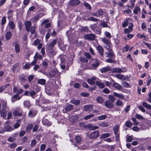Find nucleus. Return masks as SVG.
I'll return each instance as SVG.
<instances>
[{
    "instance_id": "f03ea898",
    "label": "nucleus",
    "mask_w": 151,
    "mask_h": 151,
    "mask_svg": "<svg viewBox=\"0 0 151 151\" xmlns=\"http://www.w3.org/2000/svg\"><path fill=\"white\" fill-rule=\"evenodd\" d=\"M101 39L103 43H104V47L106 49H108L111 48H112V45L110 40L106 39L105 37L101 38Z\"/></svg>"
},
{
    "instance_id": "9d476101",
    "label": "nucleus",
    "mask_w": 151,
    "mask_h": 151,
    "mask_svg": "<svg viewBox=\"0 0 151 151\" xmlns=\"http://www.w3.org/2000/svg\"><path fill=\"white\" fill-rule=\"evenodd\" d=\"M111 67L109 66H107L101 68L100 69V70L101 73H106L107 72L109 71H111Z\"/></svg>"
},
{
    "instance_id": "603ef678",
    "label": "nucleus",
    "mask_w": 151,
    "mask_h": 151,
    "mask_svg": "<svg viewBox=\"0 0 151 151\" xmlns=\"http://www.w3.org/2000/svg\"><path fill=\"white\" fill-rule=\"evenodd\" d=\"M96 101L98 103H101L103 102L104 100L102 97L99 96L96 99Z\"/></svg>"
},
{
    "instance_id": "c03bdc74",
    "label": "nucleus",
    "mask_w": 151,
    "mask_h": 151,
    "mask_svg": "<svg viewBox=\"0 0 151 151\" xmlns=\"http://www.w3.org/2000/svg\"><path fill=\"white\" fill-rule=\"evenodd\" d=\"M110 134L109 133H104L102 134L100 136V138L103 139L109 137Z\"/></svg>"
},
{
    "instance_id": "72a5a7b5",
    "label": "nucleus",
    "mask_w": 151,
    "mask_h": 151,
    "mask_svg": "<svg viewBox=\"0 0 151 151\" xmlns=\"http://www.w3.org/2000/svg\"><path fill=\"white\" fill-rule=\"evenodd\" d=\"M73 108V106L71 104H68L65 108V109L66 111H68L71 110Z\"/></svg>"
},
{
    "instance_id": "7c9ffc66",
    "label": "nucleus",
    "mask_w": 151,
    "mask_h": 151,
    "mask_svg": "<svg viewBox=\"0 0 151 151\" xmlns=\"http://www.w3.org/2000/svg\"><path fill=\"white\" fill-rule=\"evenodd\" d=\"M140 9L139 6H136L134 9L133 13L135 14H137L139 12H140Z\"/></svg>"
},
{
    "instance_id": "473e14b6",
    "label": "nucleus",
    "mask_w": 151,
    "mask_h": 151,
    "mask_svg": "<svg viewBox=\"0 0 151 151\" xmlns=\"http://www.w3.org/2000/svg\"><path fill=\"white\" fill-rule=\"evenodd\" d=\"M119 126L118 125H116L113 127V130L114 132V134L119 133Z\"/></svg>"
},
{
    "instance_id": "3c124183",
    "label": "nucleus",
    "mask_w": 151,
    "mask_h": 151,
    "mask_svg": "<svg viewBox=\"0 0 151 151\" xmlns=\"http://www.w3.org/2000/svg\"><path fill=\"white\" fill-rule=\"evenodd\" d=\"M84 5L85 6L87 9L89 10L91 9V6L88 3L86 2H85L84 3Z\"/></svg>"
},
{
    "instance_id": "bf43d9fd",
    "label": "nucleus",
    "mask_w": 151,
    "mask_h": 151,
    "mask_svg": "<svg viewBox=\"0 0 151 151\" xmlns=\"http://www.w3.org/2000/svg\"><path fill=\"white\" fill-rule=\"evenodd\" d=\"M16 139V137L15 136H14L12 137H9L8 139V141L11 142H12L14 141Z\"/></svg>"
},
{
    "instance_id": "ea45409f",
    "label": "nucleus",
    "mask_w": 151,
    "mask_h": 151,
    "mask_svg": "<svg viewBox=\"0 0 151 151\" xmlns=\"http://www.w3.org/2000/svg\"><path fill=\"white\" fill-rule=\"evenodd\" d=\"M8 25L9 27L12 29H13L15 28V24L13 22L11 21L9 23Z\"/></svg>"
},
{
    "instance_id": "4c0bfd02",
    "label": "nucleus",
    "mask_w": 151,
    "mask_h": 151,
    "mask_svg": "<svg viewBox=\"0 0 151 151\" xmlns=\"http://www.w3.org/2000/svg\"><path fill=\"white\" fill-rule=\"evenodd\" d=\"M46 82V80L44 79H39L37 83L42 85H44Z\"/></svg>"
},
{
    "instance_id": "a878e982",
    "label": "nucleus",
    "mask_w": 151,
    "mask_h": 151,
    "mask_svg": "<svg viewBox=\"0 0 151 151\" xmlns=\"http://www.w3.org/2000/svg\"><path fill=\"white\" fill-rule=\"evenodd\" d=\"M115 58H111L106 59L105 61L108 63H116V61L114 60Z\"/></svg>"
},
{
    "instance_id": "c756f323",
    "label": "nucleus",
    "mask_w": 151,
    "mask_h": 151,
    "mask_svg": "<svg viewBox=\"0 0 151 151\" xmlns=\"http://www.w3.org/2000/svg\"><path fill=\"white\" fill-rule=\"evenodd\" d=\"M96 84L100 88H102L104 87V84L101 82L97 81L96 82Z\"/></svg>"
},
{
    "instance_id": "cd10ccee",
    "label": "nucleus",
    "mask_w": 151,
    "mask_h": 151,
    "mask_svg": "<svg viewBox=\"0 0 151 151\" xmlns=\"http://www.w3.org/2000/svg\"><path fill=\"white\" fill-rule=\"evenodd\" d=\"M96 79V78L94 77H93L91 79H88L87 80L88 82L90 84H94L95 83V81Z\"/></svg>"
},
{
    "instance_id": "de8ad7c7",
    "label": "nucleus",
    "mask_w": 151,
    "mask_h": 151,
    "mask_svg": "<svg viewBox=\"0 0 151 151\" xmlns=\"http://www.w3.org/2000/svg\"><path fill=\"white\" fill-rule=\"evenodd\" d=\"M107 118V116L105 115H103L98 117V119L99 120H101Z\"/></svg>"
},
{
    "instance_id": "4be33fe9",
    "label": "nucleus",
    "mask_w": 151,
    "mask_h": 151,
    "mask_svg": "<svg viewBox=\"0 0 151 151\" xmlns=\"http://www.w3.org/2000/svg\"><path fill=\"white\" fill-rule=\"evenodd\" d=\"M92 105H89L85 106L84 109L85 111H90L92 110Z\"/></svg>"
},
{
    "instance_id": "49530a36",
    "label": "nucleus",
    "mask_w": 151,
    "mask_h": 151,
    "mask_svg": "<svg viewBox=\"0 0 151 151\" xmlns=\"http://www.w3.org/2000/svg\"><path fill=\"white\" fill-rule=\"evenodd\" d=\"M108 98L109 101L111 102H113L115 100V99L114 97L111 95H109Z\"/></svg>"
},
{
    "instance_id": "5701e85b",
    "label": "nucleus",
    "mask_w": 151,
    "mask_h": 151,
    "mask_svg": "<svg viewBox=\"0 0 151 151\" xmlns=\"http://www.w3.org/2000/svg\"><path fill=\"white\" fill-rule=\"evenodd\" d=\"M15 52L16 53H19L20 52L19 44L18 43H15L14 44Z\"/></svg>"
},
{
    "instance_id": "58836bf2",
    "label": "nucleus",
    "mask_w": 151,
    "mask_h": 151,
    "mask_svg": "<svg viewBox=\"0 0 151 151\" xmlns=\"http://www.w3.org/2000/svg\"><path fill=\"white\" fill-rule=\"evenodd\" d=\"M142 105L146 108L151 110V105H150L148 104L146 102H143Z\"/></svg>"
},
{
    "instance_id": "c9c22d12",
    "label": "nucleus",
    "mask_w": 151,
    "mask_h": 151,
    "mask_svg": "<svg viewBox=\"0 0 151 151\" xmlns=\"http://www.w3.org/2000/svg\"><path fill=\"white\" fill-rule=\"evenodd\" d=\"M71 103L74 104L76 105H79L80 102L79 100H72L70 101Z\"/></svg>"
},
{
    "instance_id": "a18cd8bd",
    "label": "nucleus",
    "mask_w": 151,
    "mask_h": 151,
    "mask_svg": "<svg viewBox=\"0 0 151 151\" xmlns=\"http://www.w3.org/2000/svg\"><path fill=\"white\" fill-rule=\"evenodd\" d=\"M125 126L128 127H130L132 125V123L129 121H127L125 123Z\"/></svg>"
},
{
    "instance_id": "f704fd0d",
    "label": "nucleus",
    "mask_w": 151,
    "mask_h": 151,
    "mask_svg": "<svg viewBox=\"0 0 151 151\" xmlns=\"http://www.w3.org/2000/svg\"><path fill=\"white\" fill-rule=\"evenodd\" d=\"M38 91H39L36 92H35L34 91H31L29 93L30 96H31L32 98H34L35 97V95L37 93Z\"/></svg>"
},
{
    "instance_id": "423d86ee",
    "label": "nucleus",
    "mask_w": 151,
    "mask_h": 151,
    "mask_svg": "<svg viewBox=\"0 0 151 151\" xmlns=\"http://www.w3.org/2000/svg\"><path fill=\"white\" fill-rule=\"evenodd\" d=\"M47 50L48 54L50 57H53L55 54V52H54L52 48L51 47H47Z\"/></svg>"
},
{
    "instance_id": "8fccbe9b",
    "label": "nucleus",
    "mask_w": 151,
    "mask_h": 151,
    "mask_svg": "<svg viewBox=\"0 0 151 151\" xmlns=\"http://www.w3.org/2000/svg\"><path fill=\"white\" fill-rule=\"evenodd\" d=\"M88 21H94L95 22H97L99 21V19L94 18L93 17H91L88 19Z\"/></svg>"
},
{
    "instance_id": "338daca9",
    "label": "nucleus",
    "mask_w": 151,
    "mask_h": 151,
    "mask_svg": "<svg viewBox=\"0 0 151 151\" xmlns=\"http://www.w3.org/2000/svg\"><path fill=\"white\" fill-rule=\"evenodd\" d=\"M19 78L21 81H25V76L23 74L19 76Z\"/></svg>"
},
{
    "instance_id": "6ab92c4d",
    "label": "nucleus",
    "mask_w": 151,
    "mask_h": 151,
    "mask_svg": "<svg viewBox=\"0 0 151 151\" xmlns=\"http://www.w3.org/2000/svg\"><path fill=\"white\" fill-rule=\"evenodd\" d=\"M112 103L109 101H106L105 102V105L106 107L108 108H111L113 106Z\"/></svg>"
},
{
    "instance_id": "aec40b11",
    "label": "nucleus",
    "mask_w": 151,
    "mask_h": 151,
    "mask_svg": "<svg viewBox=\"0 0 151 151\" xmlns=\"http://www.w3.org/2000/svg\"><path fill=\"white\" fill-rule=\"evenodd\" d=\"M57 42L56 39H54L51 41H50V43L47 45V47H50L53 48V46Z\"/></svg>"
},
{
    "instance_id": "393cba45",
    "label": "nucleus",
    "mask_w": 151,
    "mask_h": 151,
    "mask_svg": "<svg viewBox=\"0 0 151 151\" xmlns=\"http://www.w3.org/2000/svg\"><path fill=\"white\" fill-rule=\"evenodd\" d=\"M33 125L32 124H28L26 128V130L27 132L29 133L31 130L32 128L33 127Z\"/></svg>"
},
{
    "instance_id": "a19ab883",
    "label": "nucleus",
    "mask_w": 151,
    "mask_h": 151,
    "mask_svg": "<svg viewBox=\"0 0 151 151\" xmlns=\"http://www.w3.org/2000/svg\"><path fill=\"white\" fill-rule=\"evenodd\" d=\"M23 104L25 107L28 108L30 106V102L29 101H24Z\"/></svg>"
},
{
    "instance_id": "13d9d810",
    "label": "nucleus",
    "mask_w": 151,
    "mask_h": 151,
    "mask_svg": "<svg viewBox=\"0 0 151 151\" xmlns=\"http://www.w3.org/2000/svg\"><path fill=\"white\" fill-rule=\"evenodd\" d=\"M104 35L106 37H107L109 39H110L111 37V36L110 33L108 32H104Z\"/></svg>"
},
{
    "instance_id": "0eeeda50",
    "label": "nucleus",
    "mask_w": 151,
    "mask_h": 151,
    "mask_svg": "<svg viewBox=\"0 0 151 151\" xmlns=\"http://www.w3.org/2000/svg\"><path fill=\"white\" fill-rule=\"evenodd\" d=\"M100 64L99 61L96 59L93 60V63L91 65L93 69H95L97 68Z\"/></svg>"
},
{
    "instance_id": "4468645a",
    "label": "nucleus",
    "mask_w": 151,
    "mask_h": 151,
    "mask_svg": "<svg viewBox=\"0 0 151 151\" xmlns=\"http://www.w3.org/2000/svg\"><path fill=\"white\" fill-rule=\"evenodd\" d=\"M37 113V112L34 110H31L29 111L28 114V116L30 117H34Z\"/></svg>"
},
{
    "instance_id": "2eb2a0df",
    "label": "nucleus",
    "mask_w": 151,
    "mask_h": 151,
    "mask_svg": "<svg viewBox=\"0 0 151 151\" xmlns=\"http://www.w3.org/2000/svg\"><path fill=\"white\" fill-rule=\"evenodd\" d=\"M24 24L26 30L29 32L30 30V27L32 25L31 22L29 21H26L24 22Z\"/></svg>"
},
{
    "instance_id": "69168bd1",
    "label": "nucleus",
    "mask_w": 151,
    "mask_h": 151,
    "mask_svg": "<svg viewBox=\"0 0 151 151\" xmlns=\"http://www.w3.org/2000/svg\"><path fill=\"white\" fill-rule=\"evenodd\" d=\"M100 125L102 127H106L108 126V124L107 122H103Z\"/></svg>"
},
{
    "instance_id": "5fc2aeb1",
    "label": "nucleus",
    "mask_w": 151,
    "mask_h": 151,
    "mask_svg": "<svg viewBox=\"0 0 151 151\" xmlns=\"http://www.w3.org/2000/svg\"><path fill=\"white\" fill-rule=\"evenodd\" d=\"M79 60L83 63L86 62L88 61V59L84 57H80Z\"/></svg>"
},
{
    "instance_id": "c85d7f7f",
    "label": "nucleus",
    "mask_w": 151,
    "mask_h": 151,
    "mask_svg": "<svg viewBox=\"0 0 151 151\" xmlns=\"http://www.w3.org/2000/svg\"><path fill=\"white\" fill-rule=\"evenodd\" d=\"M12 37V33L9 31L7 32L6 34L5 37L6 40H10Z\"/></svg>"
},
{
    "instance_id": "774afa93",
    "label": "nucleus",
    "mask_w": 151,
    "mask_h": 151,
    "mask_svg": "<svg viewBox=\"0 0 151 151\" xmlns=\"http://www.w3.org/2000/svg\"><path fill=\"white\" fill-rule=\"evenodd\" d=\"M35 26H32L30 29V32L32 34H34L35 33Z\"/></svg>"
},
{
    "instance_id": "f257e3e1",
    "label": "nucleus",
    "mask_w": 151,
    "mask_h": 151,
    "mask_svg": "<svg viewBox=\"0 0 151 151\" xmlns=\"http://www.w3.org/2000/svg\"><path fill=\"white\" fill-rule=\"evenodd\" d=\"M8 108L6 106V101H4L3 104V106L1 110V116L3 117L4 119H5L6 117L7 110L6 109Z\"/></svg>"
},
{
    "instance_id": "ddd939ff",
    "label": "nucleus",
    "mask_w": 151,
    "mask_h": 151,
    "mask_svg": "<svg viewBox=\"0 0 151 151\" xmlns=\"http://www.w3.org/2000/svg\"><path fill=\"white\" fill-rule=\"evenodd\" d=\"M96 49L99 53L100 56L103 57L104 55V50L102 47L100 45H99L96 47Z\"/></svg>"
},
{
    "instance_id": "1a4fd4ad",
    "label": "nucleus",
    "mask_w": 151,
    "mask_h": 151,
    "mask_svg": "<svg viewBox=\"0 0 151 151\" xmlns=\"http://www.w3.org/2000/svg\"><path fill=\"white\" fill-rule=\"evenodd\" d=\"M111 72L112 73H118L124 72L122 69L118 68H115L112 69H111Z\"/></svg>"
},
{
    "instance_id": "6e6552de",
    "label": "nucleus",
    "mask_w": 151,
    "mask_h": 151,
    "mask_svg": "<svg viewBox=\"0 0 151 151\" xmlns=\"http://www.w3.org/2000/svg\"><path fill=\"white\" fill-rule=\"evenodd\" d=\"M42 122L43 124L49 127L52 124L51 122L49 121L47 119L44 117L42 120Z\"/></svg>"
},
{
    "instance_id": "dca6fc26",
    "label": "nucleus",
    "mask_w": 151,
    "mask_h": 151,
    "mask_svg": "<svg viewBox=\"0 0 151 151\" xmlns=\"http://www.w3.org/2000/svg\"><path fill=\"white\" fill-rule=\"evenodd\" d=\"M14 130L13 128L9 125H7L4 127L3 130L5 132H11Z\"/></svg>"
},
{
    "instance_id": "412c9836",
    "label": "nucleus",
    "mask_w": 151,
    "mask_h": 151,
    "mask_svg": "<svg viewBox=\"0 0 151 151\" xmlns=\"http://www.w3.org/2000/svg\"><path fill=\"white\" fill-rule=\"evenodd\" d=\"M113 86L116 89L121 90L122 89V87L118 83H114L113 84Z\"/></svg>"
},
{
    "instance_id": "bb28decb",
    "label": "nucleus",
    "mask_w": 151,
    "mask_h": 151,
    "mask_svg": "<svg viewBox=\"0 0 151 151\" xmlns=\"http://www.w3.org/2000/svg\"><path fill=\"white\" fill-rule=\"evenodd\" d=\"M113 95L115 96L121 98L122 99H124V95L122 93H118L115 92H114L113 93Z\"/></svg>"
},
{
    "instance_id": "09e8293b",
    "label": "nucleus",
    "mask_w": 151,
    "mask_h": 151,
    "mask_svg": "<svg viewBox=\"0 0 151 151\" xmlns=\"http://www.w3.org/2000/svg\"><path fill=\"white\" fill-rule=\"evenodd\" d=\"M76 142L77 143H79L81 140V137L79 136H77L75 138Z\"/></svg>"
},
{
    "instance_id": "2f4dec72",
    "label": "nucleus",
    "mask_w": 151,
    "mask_h": 151,
    "mask_svg": "<svg viewBox=\"0 0 151 151\" xmlns=\"http://www.w3.org/2000/svg\"><path fill=\"white\" fill-rule=\"evenodd\" d=\"M19 96V94L17 93L12 96L11 98V101L12 103L17 100V98Z\"/></svg>"
},
{
    "instance_id": "7ed1b4c3",
    "label": "nucleus",
    "mask_w": 151,
    "mask_h": 151,
    "mask_svg": "<svg viewBox=\"0 0 151 151\" xmlns=\"http://www.w3.org/2000/svg\"><path fill=\"white\" fill-rule=\"evenodd\" d=\"M60 74V73L56 69H52L49 72V76L51 78L56 77L57 76H59Z\"/></svg>"
},
{
    "instance_id": "a211bd4d",
    "label": "nucleus",
    "mask_w": 151,
    "mask_h": 151,
    "mask_svg": "<svg viewBox=\"0 0 151 151\" xmlns=\"http://www.w3.org/2000/svg\"><path fill=\"white\" fill-rule=\"evenodd\" d=\"M70 4L72 6H76L80 3V1L79 0H70Z\"/></svg>"
},
{
    "instance_id": "6e6d98bb",
    "label": "nucleus",
    "mask_w": 151,
    "mask_h": 151,
    "mask_svg": "<svg viewBox=\"0 0 151 151\" xmlns=\"http://www.w3.org/2000/svg\"><path fill=\"white\" fill-rule=\"evenodd\" d=\"M34 58L36 59V60L39 59L40 60H41L42 59V56L40 54H38L37 53H36L35 55V56H34Z\"/></svg>"
},
{
    "instance_id": "f3484780",
    "label": "nucleus",
    "mask_w": 151,
    "mask_h": 151,
    "mask_svg": "<svg viewBox=\"0 0 151 151\" xmlns=\"http://www.w3.org/2000/svg\"><path fill=\"white\" fill-rule=\"evenodd\" d=\"M99 135V132L98 131H95L91 134L90 137L91 138H95L98 137Z\"/></svg>"
},
{
    "instance_id": "b1692460",
    "label": "nucleus",
    "mask_w": 151,
    "mask_h": 151,
    "mask_svg": "<svg viewBox=\"0 0 151 151\" xmlns=\"http://www.w3.org/2000/svg\"><path fill=\"white\" fill-rule=\"evenodd\" d=\"M131 20V19L130 18H129L128 19H126L124 21L122 22V27H126L127 25L129 23V20Z\"/></svg>"
},
{
    "instance_id": "680f3d73",
    "label": "nucleus",
    "mask_w": 151,
    "mask_h": 151,
    "mask_svg": "<svg viewBox=\"0 0 151 151\" xmlns=\"http://www.w3.org/2000/svg\"><path fill=\"white\" fill-rule=\"evenodd\" d=\"M129 49V47L128 45H126V46L123 48L122 51L123 52H126Z\"/></svg>"
},
{
    "instance_id": "9b49d317",
    "label": "nucleus",
    "mask_w": 151,
    "mask_h": 151,
    "mask_svg": "<svg viewBox=\"0 0 151 151\" xmlns=\"http://www.w3.org/2000/svg\"><path fill=\"white\" fill-rule=\"evenodd\" d=\"M13 114L14 116H22V112L19 108L18 109L15 110L13 113Z\"/></svg>"
},
{
    "instance_id": "20e7f679",
    "label": "nucleus",
    "mask_w": 151,
    "mask_h": 151,
    "mask_svg": "<svg viewBox=\"0 0 151 151\" xmlns=\"http://www.w3.org/2000/svg\"><path fill=\"white\" fill-rule=\"evenodd\" d=\"M108 50V52H106V57L111 58H115V55L112 51V48H111L109 49H106Z\"/></svg>"
},
{
    "instance_id": "4d7b16f0",
    "label": "nucleus",
    "mask_w": 151,
    "mask_h": 151,
    "mask_svg": "<svg viewBox=\"0 0 151 151\" xmlns=\"http://www.w3.org/2000/svg\"><path fill=\"white\" fill-rule=\"evenodd\" d=\"M37 142L35 139H33L31 142L30 146L32 147H34L36 145Z\"/></svg>"
},
{
    "instance_id": "052dcab7",
    "label": "nucleus",
    "mask_w": 151,
    "mask_h": 151,
    "mask_svg": "<svg viewBox=\"0 0 151 151\" xmlns=\"http://www.w3.org/2000/svg\"><path fill=\"white\" fill-rule=\"evenodd\" d=\"M40 40L39 39H36L35 40V41L32 44V45H36L38 44H39L40 43Z\"/></svg>"
},
{
    "instance_id": "79ce46f5",
    "label": "nucleus",
    "mask_w": 151,
    "mask_h": 151,
    "mask_svg": "<svg viewBox=\"0 0 151 151\" xmlns=\"http://www.w3.org/2000/svg\"><path fill=\"white\" fill-rule=\"evenodd\" d=\"M96 13L98 16V17L103 15L104 14L103 12L101 9H99L96 12Z\"/></svg>"
},
{
    "instance_id": "37998d69",
    "label": "nucleus",
    "mask_w": 151,
    "mask_h": 151,
    "mask_svg": "<svg viewBox=\"0 0 151 151\" xmlns=\"http://www.w3.org/2000/svg\"><path fill=\"white\" fill-rule=\"evenodd\" d=\"M94 116V115L93 114H91L90 115H88L87 116H85L84 117V119L85 120H88V119H90L91 118L93 117Z\"/></svg>"
},
{
    "instance_id": "39448f33",
    "label": "nucleus",
    "mask_w": 151,
    "mask_h": 151,
    "mask_svg": "<svg viewBox=\"0 0 151 151\" xmlns=\"http://www.w3.org/2000/svg\"><path fill=\"white\" fill-rule=\"evenodd\" d=\"M96 36L93 34H88L84 35V39L89 40L92 41L95 40Z\"/></svg>"
},
{
    "instance_id": "f8f14e48",
    "label": "nucleus",
    "mask_w": 151,
    "mask_h": 151,
    "mask_svg": "<svg viewBox=\"0 0 151 151\" xmlns=\"http://www.w3.org/2000/svg\"><path fill=\"white\" fill-rule=\"evenodd\" d=\"M42 14H40L37 15L36 16L32 18L30 20L32 22L35 23L37 22L38 20L42 17Z\"/></svg>"
},
{
    "instance_id": "0e129e2a",
    "label": "nucleus",
    "mask_w": 151,
    "mask_h": 151,
    "mask_svg": "<svg viewBox=\"0 0 151 151\" xmlns=\"http://www.w3.org/2000/svg\"><path fill=\"white\" fill-rule=\"evenodd\" d=\"M100 25L103 27H108V25L105 22H101L100 24Z\"/></svg>"
},
{
    "instance_id": "864d4df0",
    "label": "nucleus",
    "mask_w": 151,
    "mask_h": 151,
    "mask_svg": "<svg viewBox=\"0 0 151 151\" xmlns=\"http://www.w3.org/2000/svg\"><path fill=\"white\" fill-rule=\"evenodd\" d=\"M116 77L120 79H123L124 78V76L121 74H117L116 75Z\"/></svg>"
},
{
    "instance_id": "e2e57ef3",
    "label": "nucleus",
    "mask_w": 151,
    "mask_h": 151,
    "mask_svg": "<svg viewBox=\"0 0 151 151\" xmlns=\"http://www.w3.org/2000/svg\"><path fill=\"white\" fill-rule=\"evenodd\" d=\"M38 126L37 125L35 124L33 127L32 129V132H36L38 129Z\"/></svg>"
},
{
    "instance_id": "e433bc0d",
    "label": "nucleus",
    "mask_w": 151,
    "mask_h": 151,
    "mask_svg": "<svg viewBox=\"0 0 151 151\" xmlns=\"http://www.w3.org/2000/svg\"><path fill=\"white\" fill-rule=\"evenodd\" d=\"M116 104L117 106H123L124 105L123 102L119 99H118L117 100Z\"/></svg>"
}]
</instances>
